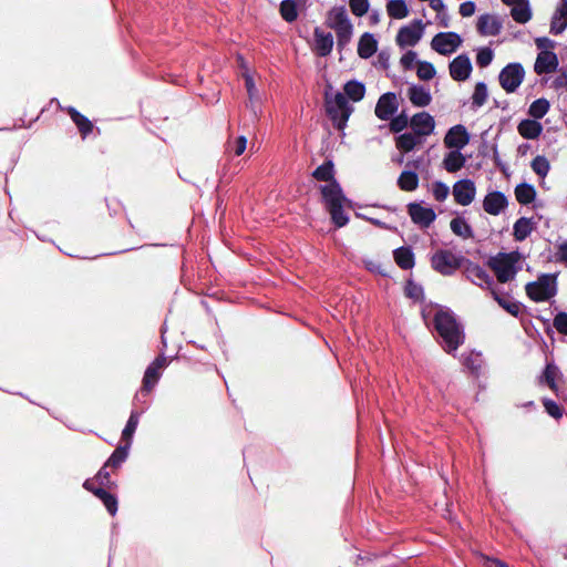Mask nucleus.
Listing matches in <instances>:
<instances>
[{
	"mask_svg": "<svg viewBox=\"0 0 567 567\" xmlns=\"http://www.w3.org/2000/svg\"><path fill=\"white\" fill-rule=\"evenodd\" d=\"M553 326L559 333L567 336V312L559 311L554 318Z\"/></svg>",
	"mask_w": 567,
	"mask_h": 567,
	"instance_id": "obj_58",
	"label": "nucleus"
},
{
	"mask_svg": "<svg viewBox=\"0 0 567 567\" xmlns=\"http://www.w3.org/2000/svg\"><path fill=\"white\" fill-rule=\"evenodd\" d=\"M405 295L411 299L420 300L423 298L424 292L422 286L409 280L405 286Z\"/></svg>",
	"mask_w": 567,
	"mask_h": 567,
	"instance_id": "obj_54",
	"label": "nucleus"
},
{
	"mask_svg": "<svg viewBox=\"0 0 567 567\" xmlns=\"http://www.w3.org/2000/svg\"><path fill=\"white\" fill-rule=\"evenodd\" d=\"M517 131L526 140H536L543 133V125L535 118H526L518 123Z\"/></svg>",
	"mask_w": 567,
	"mask_h": 567,
	"instance_id": "obj_22",
	"label": "nucleus"
},
{
	"mask_svg": "<svg viewBox=\"0 0 567 567\" xmlns=\"http://www.w3.org/2000/svg\"><path fill=\"white\" fill-rule=\"evenodd\" d=\"M556 372H557V368L555 365L547 364L542 377H540V382L546 383L551 390H556L557 389L556 381H555Z\"/></svg>",
	"mask_w": 567,
	"mask_h": 567,
	"instance_id": "obj_50",
	"label": "nucleus"
},
{
	"mask_svg": "<svg viewBox=\"0 0 567 567\" xmlns=\"http://www.w3.org/2000/svg\"><path fill=\"white\" fill-rule=\"evenodd\" d=\"M131 447V443H126L123 446H117L111 456L105 462L106 466H110L114 470L121 467V465L126 461L128 456V450Z\"/></svg>",
	"mask_w": 567,
	"mask_h": 567,
	"instance_id": "obj_36",
	"label": "nucleus"
},
{
	"mask_svg": "<svg viewBox=\"0 0 567 567\" xmlns=\"http://www.w3.org/2000/svg\"><path fill=\"white\" fill-rule=\"evenodd\" d=\"M525 78V70L520 63L513 62L508 63L505 68L502 69L498 75V81L501 86L507 93H514Z\"/></svg>",
	"mask_w": 567,
	"mask_h": 567,
	"instance_id": "obj_6",
	"label": "nucleus"
},
{
	"mask_svg": "<svg viewBox=\"0 0 567 567\" xmlns=\"http://www.w3.org/2000/svg\"><path fill=\"white\" fill-rule=\"evenodd\" d=\"M558 66V59L556 53L548 50H543L538 53L534 70L538 75L548 74L556 71Z\"/></svg>",
	"mask_w": 567,
	"mask_h": 567,
	"instance_id": "obj_18",
	"label": "nucleus"
},
{
	"mask_svg": "<svg viewBox=\"0 0 567 567\" xmlns=\"http://www.w3.org/2000/svg\"><path fill=\"white\" fill-rule=\"evenodd\" d=\"M315 45L313 50L319 56H327L333 48V37L330 32H324L320 28H316L313 32Z\"/></svg>",
	"mask_w": 567,
	"mask_h": 567,
	"instance_id": "obj_20",
	"label": "nucleus"
},
{
	"mask_svg": "<svg viewBox=\"0 0 567 567\" xmlns=\"http://www.w3.org/2000/svg\"><path fill=\"white\" fill-rule=\"evenodd\" d=\"M349 4L352 13L357 17L364 16L369 10L368 0H350Z\"/></svg>",
	"mask_w": 567,
	"mask_h": 567,
	"instance_id": "obj_56",
	"label": "nucleus"
},
{
	"mask_svg": "<svg viewBox=\"0 0 567 567\" xmlns=\"http://www.w3.org/2000/svg\"><path fill=\"white\" fill-rule=\"evenodd\" d=\"M329 27L332 29L351 24L344 7H334L328 14Z\"/></svg>",
	"mask_w": 567,
	"mask_h": 567,
	"instance_id": "obj_31",
	"label": "nucleus"
},
{
	"mask_svg": "<svg viewBox=\"0 0 567 567\" xmlns=\"http://www.w3.org/2000/svg\"><path fill=\"white\" fill-rule=\"evenodd\" d=\"M449 69L451 78L454 81L462 82L470 78L473 66L466 54H460L451 61Z\"/></svg>",
	"mask_w": 567,
	"mask_h": 567,
	"instance_id": "obj_15",
	"label": "nucleus"
},
{
	"mask_svg": "<svg viewBox=\"0 0 567 567\" xmlns=\"http://www.w3.org/2000/svg\"><path fill=\"white\" fill-rule=\"evenodd\" d=\"M411 127L416 135L427 136L434 131V117L426 112L417 113L411 118Z\"/></svg>",
	"mask_w": 567,
	"mask_h": 567,
	"instance_id": "obj_19",
	"label": "nucleus"
},
{
	"mask_svg": "<svg viewBox=\"0 0 567 567\" xmlns=\"http://www.w3.org/2000/svg\"><path fill=\"white\" fill-rule=\"evenodd\" d=\"M343 91L347 99L353 102H359L364 97L365 86L360 81L351 80L344 84Z\"/></svg>",
	"mask_w": 567,
	"mask_h": 567,
	"instance_id": "obj_33",
	"label": "nucleus"
},
{
	"mask_svg": "<svg viewBox=\"0 0 567 567\" xmlns=\"http://www.w3.org/2000/svg\"><path fill=\"white\" fill-rule=\"evenodd\" d=\"M396 265L404 269H411L414 266V254L410 247H400L393 251Z\"/></svg>",
	"mask_w": 567,
	"mask_h": 567,
	"instance_id": "obj_32",
	"label": "nucleus"
},
{
	"mask_svg": "<svg viewBox=\"0 0 567 567\" xmlns=\"http://www.w3.org/2000/svg\"><path fill=\"white\" fill-rule=\"evenodd\" d=\"M399 103L395 93L386 92L382 94L375 105V115L382 121L390 120L398 111Z\"/></svg>",
	"mask_w": 567,
	"mask_h": 567,
	"instance_id": "obj_12",
	"label": "nucleus"
},
{
	"mask_svg": "<svg viewBox=\"0 0 567 567\" xmlns=\"http://www.w3.org/2000/svg\"><path fill=\"white\" fill-rule=\"evenodd\" d=\"M94 495L102 501L110 515L114 516L117 513V499L113 494H110L103 487H99L94 491Z\"/></svg>",
	"mask_w": 567,
	"mask_h": 567,
	"instance_id": "obj_39",
	"label": "nucleus"
},
{
	"mask_svg": "<svg viewBox=\"0 0 567 567\" xmlns=\"http://www.w3.org/2000/svg\"><path fill=\"white\" fill-rule=\"evenodd\" d=\"M167 365V359L164 355L157 357L147 368L143 378L142 392H150L158 382L162 370Z\"/></svg>",
	"mask_w": 567,
	"mask_h": 567,
	"instance_id": "obj_11",
	"label": "nucleus"
},
{
	"mask_svg": "<svg viewBox=\"0 0 567 567\" xmlns=\"http://www.w3.org/2000/svg\"><path fill=\"white\" fill-rule=\"evenodd\" d=\"M475 195L476 187L471 179H461L453 185L454 200L462 206L470 205L474 200Z\"/></svg>",
	"mask_w": 567,
	"mask_h": 567,
	"instance_id": "obj_14",
	"label": "nucleus"
},
{
	"mask_svg": "<svg viewBox=\"0 0 567 567\" xmlns=\"http://www.w3.org/2000/svg\"><path fill=\"white\" fill-rule=\"evenodd\" d=\"M386 11L393 19H403L409 14V9L404 0H390L386 4Z\"/></svg>",
	"mask_w": 567,
	"mask_h": 567,
	"instance_id": "obj_41",
	"label": "nucleus"
},
{
	"mask_svg": "<svg viewBox=\"0 0 567 567\" xmlns=\"http://www.w3.org/2000/svg\"><path fill=\"white\" fill-rule=\"evenodd\" d=\"M475 3L473 1H465L460 6V14L462 17H471L475 12Z\"/></svg>",
	"mask_w": 567,
	"mask_h": 567,
	"instance_id": "obj_62",
	"label": "nucleus"
},
{
	"mask_svg": "<svg viewBox=\"0 0 567 567\" xmlns=\"http://www.w3.org/2000/svg\"><path fill=\"white\" fill-rule=\"evenodd\" d=\"M435 73H436V71L432 63L426 62V61L417 62L416 74L420 80L429 81L435 76Z\"/></svg>",
	"mask_w": 567,
	"mask_h": 567,
	"instance_id": "obj_48",
	"label": "nucleus"
},
{
	"mask_svg": "<svg viewBox=\"0 0 567 567\" xmlns=\"http://www.w3.org/2000/svg\"><path fill=\"white\" fill-rule=\"evenodd\" d=\"M327 209L343 205L346 197L337 181H332L320 187Z\"/></svg>",
	"mask_w": 567,
	"mask_h": 567,
	"instance_id": "obj_16",
	"label": "nucleus"
},
{
	"mask_svg": "<svg viewBox=\"0 0 567 567\" xmlns=\"http://www.w3.org/2000/svg\"><path fill=\"white\" fill-rule=\"evenodd\" d=\"M567 28V12L564 9L557 7L550 21V33L560 34Z\"/></svg>",
	"mask_w": 567,
	"mask_h": 567,
	"instance_id": "obj_37",
	"label": "nucleus"
},
{
	"mask_svg": "<svg viewBox=\"0 0 567 567\" xmlns=\"http://www.w3.org/2000/svg\"><path fill=\"white\" fill-rule=\"evenodd\" d=\"M109 467L110 466H106V464H104L94 477V480L99 483L100 487H112L114 485V482L111 481L110 472L107 471Z\"/></svg>",
	"mask_w": 567,
	"mask_h": 567,
	"instance_id": "obj_55",
	"label": "nucleus"
},
{
	"mask_svg": "<svg viewBox=\"0 0 567 567\" xmlns=\"http://www.w3.org/2000/svg\"><path fill=\"white\" fill-rule=\"evenodd\" d=\"M525 290L532 300L547 301L557 293L556 275L543 274L536 281L528 282Z\"/></svg>",
	"mask_w": 567,
	"mask_h": 567,
	"instance_id": "obj_5",
	"label": "nucleus"
},
{
	"mask_svg": "<svg viewBox=\"0 0 567 567\" xmlns=\"http://www.w3.org/2000/svg\"><path fill=\"white\" fill-rule=\"evenodd\" d=\"M451 230L463 239L473 238L474 233L471 225L463 217H455L450 223Z\"/></svg>",
	"mask_w": 567,
	"mask_h": 567,
	"instance_id": "obj_35",
	"label": "nucleus"
},
{
	"mask_svg": "<svg viewBox=\"0 0 567 567\" xmlns=\"http://www.w3.org/2000/svg\"><path fill=\"white\" fill-rule=\"evenodd\" d=\"M140 422V413L136 411H132L131 415L127 420L125 427L122 431V440L126 441V443H131L132 437L137 429Z\"/></svg>",
	"mask_w": 567,
	"mask_h": 567,
	"instance_id": "obj_44",
	"label": "nucleus"
},
{
	"mask_svg": "<svg viewBox=\"0 0 567 567\" xmlns=\"http://www.w3.org/2000/svg\"><path fill=\"white\" fill-rule=\"evenodd\" d=\"M280 14L287 22H293L297 17V7L293 0H284L280 4Z\"/></svg>",
	"mask_w": 567,
	"mask_h": 567,
	"instance_id": "obj_46",
	"label": "nucleus"
},
{
	"mask_svg": "<svg viewBox=\"0 0 567 567\" xmlns=\"http://www.w3.org/2000/svg\"><path fill=\"white\" fill-rule=\"evenodd\" d=\"M511 7V16L517 23L525 24L532 19L529 0H520Z\"/></svg>",
	"mask_w": 567,
	"mask_h": 567,
	"instance_id": "obj_27",
	"label": "nucleus"
},
{
	"mask_svg": "<svg viewBox=\"0 0 567 567\" xmlns=\"http://www.w3.org/2000/svg\"><path fill=\"white\" fill-rule=\"evenodd\" d=\"M417 54L415 51H408L401 58V64L404 69L410 70L416 62Z\"/></svg>",
	"mask_w": 567,
	"mask_h": 567,
	"instance_id": "obj_61",
	"label": "nucleus"
},
{
	"mask_svg": "<svg viewBox=\"0 0 567 567\" xmlns=\"http://www.w3.org/2000/svg\"><path fill=\"white\" fill-rule=\"evenodd\" d=\"M421 142V136L416 135V133H403L396 137V147L406 153L412 151Z\"/></svg>",
	"mask_w": 567,
	"mask_h": 567,
	"instance_id": "obj_38",
	"label": "nucleus"
},
{
	"mask_svg": "<svg viewBox=\"0 0 567 567\" xmlns=\"http://www.w3.org/2000/svg\"><path fill=\"white\" fill-rule=\"evenodd\" d=\"M74 124L78 126L80 133L83 137H86L93 128L91 121L82 115L79 111H76L73 106H69L65 109Z\"/></svg>",
	"mask_w": 567,
	"mask_h": 567,
	"instance_id": "obj_29",
	"label": "nucleus"
},
{
	"mask_svg": "<svg viewBox=\"0 0 567 567\" xmlns=\"http://www.w3.org/2000/svg\"><path fill=\"white\" fill-rule=\"evenodd\" d=\"M466 258L449 249H439L431 257V267L443 276H452L464 266Z\"/></svg>",
	"mask_w": 567,
	"mask_h": 567,
	"instance_id": "obj_4",
	"label": "nucleus"
},
{
	"mask_svg": "<svg viewBox=\"0 0 567 567\" xmlns=\"http://www.w3.org/2000/svg\"><path fill=\"white\" fill-rule=\"evenodd\" d=\"M247 146V138L244 135L238 136L234 143H229L228 150L236 156H240Z\"/></svg>",
	"mask_w": 567,
	"mask_h": 567,
	"instance_id": "obj_60",
	"label": "nucleus"
},
{
	"mask_svg": "<svg viewBox=\"0 0 567 567\" xmlns=\"http://www.w3.org/2000/svg\"><path fill=\"white\" fill-rule=\"evenodd\" d=\"M470 142V134L462 124L452 126L444 136V145L451 150L461 151Z\"/></svg>",
	"mask_w": 567,
	"mask_h": 567,
	"instance_id": "obj_13",
	"label": "nucleus"
},
{
	"mask_svg": "<svg viewBox=\"0 0 567 567\" xmlns=\"http://www.w3.org/2000/svg\"><path fill=\"white\" fill-rule=\"evenodd\" d=\"M337 33V44L339 48L347 45L352 35V24L333 29Z\"/></svg>",
	"mask_w": 567,
	"mask_h": 567,
	"instance_id": "obj_51",
	"label": "nucleus"
},
{
	"mask_svg": "<svg viewBox=\"0 0 567 567\" xmlns=\"http://www.w3.org/2000/svg\"><path fill=\"white\" fill-rule=\"evenodd\" d=\"M507 206V197L499 190L489 192L483 200L484 210L493 216L499 215Z\"/></svg>",
	"mask_w": 567,
	"mask_h": 567,
	"instance_id": "obj_17",
	"label": "nucleus"
},
{
	"mask_svg": "<svg viewBox=\"0 0 567 567\" xmlns=\"http://www.w3.org/2000/svg\"><path fill=\"white\" fill-rule=\"evenodd\" d=\"M378 49V42L374 39L373 34L364 33L358 43V54L362 59L371 58Z\"/></svg>",
	"mask_w": 567,
	"mask_h": 567,
	"instance_id": "obj_26",
	"label": "nucleus"
},
{
	"mask_svg": "<svg viewBox=\"0 0 567 567\" xmlns=\"http://www.w3.org/2000/svg\"><path fill=\"white\" fill-rule=\"evenodd\" d=\"M424 24L422 20L416 19L410 25L402 27L396 34L399 47H414L423 37Z\"/></svg>",
	"mask_w": 567,
	"mask_h": 567,
	"instance_id": "obj_8",
	"label": "nucleus"
},
{
	"mask_svg": "<svg viewBox=\"0 0 567 567\" xmlns=\"http://www.w3.org/2000/svg\"><path fill=\"white\" fill-rule=\"evenodd\" d=\"M408 96L416 107H425L432 101L430 89L424 85L412 84L408 90Z\"/></svg>",
	"mask_w": 567,
	"mask_h": 567,
	"instance_id": "obj_21",
	"label": "nucleus"
},
{
	"mask_svg": "<svg viewBox=\"0 0 567 567\" xmlns=\"http://www.w3.org/2000/svg\"><path fill=\"white\" fill-rule=\"evenodd\" d=\"M543 404L546 412L554 419H560L563 416V410L555 401L550 399H544Z\"/></svg>",
	"mask_w": 567,
	"mask_h": 567,
	"instance_id": "obj_59",
	"label": "nucleus"
},
{
	"mask_svg": "<svg viewBox=\"0 0 567 567\" xmlns=\"http://www.w3.org/2000/svg\"><path fill=\"white\" fill-rule=\"evenodd\" d=\"M501 30L499 21L489 14H482L477 20V31L482 35H497Z\"/></svg>",
	"mask_w": 567,
	"mask_h": 567,
	"instance_id": "obj_23",
	"label": "nucleus"
},
{
	"mask_svg": "<svg viewBox=\"0 0 567 567\" xmlns=\"http://www.w3.org/2000/svg\"><path fill=\"white\" fill-rule=\"evenodd\" d=\"M520 254L518 251L498 252L488 261V266L495 272L497 280L502 284L513 280L519 271L518 266L520 261Z\"/></svg>",
	"mask_w": 567,
	"mask_h": 567,
	"instance_id": "obj_3",
	"label": "nucleus"
},
{
	"mask_svg": "<svg viewBox=\"0 0 567 567\" xmlns=\"http://www.w3.org/2000/svg\"><path fill=\"white\" fill-rule=\"evenodd\" d=\"M328 212L331 215V219L337 227H343L348 224L349 217L343 212V205L329 208Z\"/></svg>",
	"mask_w": 567,
	"mask_h": 567,
	"instance_id": "obj_49",
	"label": "nucleus"
},
{
	"mask_svg": "<svg viewBox=\"0 0 567 567\" xmlns=\"http://www.w3.org/2000/svg\"><path fill=\"white\" fill-rule=\"evenodd\" d=\"M530 166H532V169L535 172V174H537L540 177H545L550 169L548 159L542 155H537L532 161Z\"/></svg>",
	"mask_w": 567,
	"mask_h": 567,
	"instance_id": "obj_47",
	"label": "nucleus"
},
{
	"mask_svg": "<svg viewBox=\"0 0 567 567\" xmlns=\"http://www.w3.org/2000/svg\"><path fill=\"white\" fill-rule=\"evenodd\" d=\"M556 260L559 262H567V241L557 246Z\"/></svg>",
	"mask_w": 567,
	"mask_h": 567,
	"instance_id": "obj_63",
	"label": "nucleus"
},
{
	"mask_svg": "<svg viewBox=\"0 0 567 567\" xmlns=\"http://www.w3.org/2000/svg\"><path fill=\"white\" fill-rule=\"evenodd\" d=\"M244 78H245V86H246L247 94H248L247 107H249L251 110V112L254 113V115L257 116V113L259 111V102H260L259 95H258V90L255 85V81L251 75L245 74Z\"/></svg>",
	"mask_w": 567,
	"mask_h": 567,
	"instance_id": "obj_28",
	"label": "nucleus"
},
{
	"mask_svg": "<svg viewBox=\"0 0 567 567\" xmlns=\"http://www.w3.org/2000/svg\"><path fill=\"white\" fill-rule=\"evenodd\" d=\"M462 44V39L456 32H440L434 35L431 47L442 55L454 53Z\"/></svg>",
	"mask_w": 567,
	"mask_h": 567,
	"instance_id": "obj_7",
	"label": "nucleus"
},
{
	"mask_svg": "<svg viewBox=\"0 0 567 567\" xmlns=\"http://www.w3.org/2000/svg\"><path fill=\"white\" fill-rule=\"evenodd\" d=\"M433 327L442 339V346L447 353H452L464 341L462 327L449 309H437L433 316Z\"/></svg>",
	"mask_w": 567,
	"mask_h": 567,
	"instance_id": "obj_1",
	"label": "nucleus"
},
{
	"mask_svg": "<svg viewBox=\"0 0 567 567\" xmlns=\"http://www.w3.org/2000/svg\"><path fill=\"white\" fill-rule=\"evenodd\" d=\"M487 96V85L484 82H477L472 95V109L477 110L482 107L486 103Z\"/></svg>",
	"mask_w": 567,
	"mask_h": 567,
	"instance_id": "obj_42",
	"label": "nucleus"
},
{
	"mask_svg": "<svg viewBox=\"0 0 567 567\" xmlns=\"http://www.w3.org/2000/svg\"><path fill=\"white\" fill-rule=\"evenodd\" d=\"M466 163V158L465 156L461 153V151H457V150H452L450 151L444 159H443V167L449 172V173H456L458 172L461 168L464 167Z\"/></svg>",
	"mask_w": 567,
	"mask_h": 567,
	"instance_id": "obj_25",
	"label": "nucleus"
},
{
	"mask_svg": "<svg viewBox=\"0 0 567 567\" xmlns=\"http://www.w3.org/2000/svg\"><path fill=\"white\" fill-rule=\"evenodd\" d=\"M409 124L406 114L401 113L393 117L390 122V130L394 133L403 131Z\"/></svg>",
	"mask_w": 567,
	"mask_h": 567,
	"instance_id": "obj_57",
	"label": "nucleus"
},
{
	"mask_svg": "<svg viewBox=\"0 0 567 567\" xmlns=\"http://www.w3.org/2000/svg\"><path fill=\"white\" fill-rule=\"evenodd\" d=\"M515 197L520 205H528L536 198V189L527 183L518 184L515 187Z\"/></svg>",
	"mask_w": 567,
	"mask_h": 567,
	"instance_id": "obj_34",
	"label": "nucleus"
},
{
	"mask_svg": "<svg viewBox=\"0 0 567 567\" xmlns=\"http://www.w3.org/2000/svg\"><path fill=\"white\" fill-rule=\"evenodd\" d=\"M432 194L437 202H444L450 194V188L445 183L437 181L432 185Z\"/></svg>",
	"mask_w": 567,
	"mask_h": 567,
	"instance_id": "obj_52",
	"label": "nucleus"
},
{
	"mask_svg": "<svg viewBox=\"0 0 567 567\" xmlns=\"http://www.w3.org/2000/svg\"><path fill=\"white\" fill-rule=\"evenodd\" d=\"M492 295L497 303L505 309L508 313L517 317L520 312L522 305L517 301H512L506 297L499 296L495 290H492Z\"/></svg>",
	"mask_w": 567,
	"mask_h": 567,
	"instance_id": "obj_43",
	"label": "nucleus"
},
{
	"mask_svg": "<svg viewBox=\"0 0 567 567\" xmlns=\"http://www.w3.org/2000/svg\"><path fill=\"white\" fill-rule=\"evenodd\" d=\"M493 58H494V53H493L492 49H489V48H482L477 52L476 63L481 68H486V66H488L492 63Z\"/></svg>",
	"mask_w": 567,
	"mask_h": 567,
	"instance_id": "obj_53",
	"label": "nucleus"
},
{
	"mask_svg": "<svg viewBox=\"0 0 567 567\" xmlns=\"http://www.w3.org/2000/svg\"><path fill=\"white\" fill-rule=\"evenodd\" d=\"M464 274L466 278L472 281L474 285L480 286L482 288L491 289L494 285L493 278L488 275V272L481 267L470 260L466 259L464 264Z\"/></svg>",
	"mask_w": 567,
	"mask_h": 567,
	"instance_id": "obj_10",
	"label": "nucleus"
},
{
	"mask_svg": "<svg viewBox=\"0 0 567 567\" xmlns=\"http://www.w3.org/2000/svg\"><path fill=\"white\" fill-rule=\"evenodd\" d=\"M535 223L532 218L520 217L513 226V235L516 241H524L534 230Z\"/></svg>",
	"mask_w": 567,
	"mask_h": 567,
	"instance_id": "obj_24",
	"label": "nucleus"
},
{
	"mask_svg": "<svg viewBox=\"0 0 567 567\" xmlns=\"http://www.w3.org/2000/svg\"><path fill=\"white\" fill-rule=\"evenodd\" d=\"M312 176L317 181L322 182H332L333 179V163L331 161L324 162L322 165L318 166L313 173Z\"/></svg>",
	"mask_w": 567,
	"mask_h": 567,
	"instance_id": "obj_45",
	"label": "nucleus"
},
{
	"mask_svg": "<svg viewBox=\"0 0 567 567\" xmlns=\"http://www.w3.org/2000/svg\"><path fill=\"white\" fill-rule=\"evenodd\" d=\"M408 213L412 221L421 228H427L435 220L436 214L433 208L423 206L420 203H410Z\"/></svg>",
	"mask_w": 567,
	"mask_h": 567,
	"instance_id": "obj_9",
	"label": "nucleus"
},
{
	"mask_svg": "<svg viewBox=\"0 0 567 567\" xmlns=\"http://www.w3.org/2000/svg\"><path fill=\"white\" fill-rule=\"evenodd\" d=\"M398 186L401 190L413 192L419 187V176L413 169L403 171L398 178Z\"/></svg>",
	"mask_w": 567,
	"mask_h": 567,
	"instance_id": "obj_30",
	"label": "nucleus"
},
{
	"mask_svg": "<svg viewBox=\"0 0 567 567\" xmlns=\"http://www.w3.org/2000/svg\"><path fill=\"white\" fill-rule=\"evenodd\" d=\"M324 106L327 115L333 122L338 130H343L347 122L353 112V106L349 103L348 99L342 92H336L334 94L326 91L324 93Z\"/></svg>",
	"mask_w": 567,
	"mask_h": 567,
	"instance_id": "obj_2",
	"label": "nucleus"
},
{
	"mask_svg": "<svg viewBox=\"0 0 567 567\" xmlns=\"http://www.w3.org/2000/svg\"><path fill=\"white\" fill-rule=\"evenodd\" d=\"M550 104L545 97L535 100L528 107V115L535 120L543 118L549 111Z\"/></svg>",
	"mask_w": 567,
	"mask_h": 567,
	"instance_id": "obj_40",
	"label": "nucleus"
},
{
	"mask_svg": "<svg viewBox=\"0 0 567 567\" xmlns=\"http://www.w3.org/2000/svg\"><path fill=\"white\" fill-rule=\"evenodd\" d=\"M436 18L439 21L440 27L442 28H449L450 27V14L447 12V8H445L443 11L436 12Z\"/></svg>",
	"mask_w": 567,
	"mask_h": 567,
	"instance_id": "obj_64",
	"label": "nucleus"
}]
</instances>
